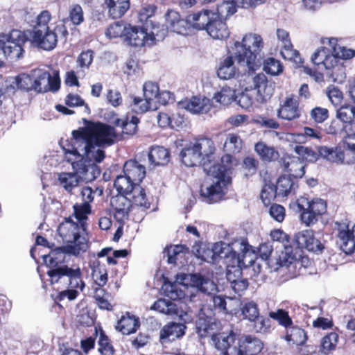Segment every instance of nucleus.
Segmentation results:
<instances>
[{"instance_id": "423d86ee", "label": "nucleus", "mask_w": 355, "mask_h": 355, "mask_svg": "<svg viewBox=\"0 0 355 355\" xmlns=\"http://www.w3.org/2000/svg\"><path fill=\"white\" fill-rule=\"evenodd\" d=\"M58 234L64 243L69 244V252L78 255L87 249V243L85 237L80 235V227L71 219H66L58 227Z\"/></svg>"}, {"instance_id": "412c9836", "label": "nucleus", "mask_w": 355, "mask_h": 355, "mask_svg": "<svg viewBox=\"0 0 355 355\" xmlns=\"http://www.w3.org/2000/svg\"><path fill=\"white\" fill-rule=\"evenodd\" d=\"M319 155L327 160L337 163V164H350L355 161V157L352 155L349 159H345L347 154L340 147L328 148L327 146H322L319 148Z\"/></svg>"}, {"instance_id": "473e14b6", "label": "nucleus", "mask_w": 355, "mask_h": 355, "mask_svg": "<svg viewBox=\"0 0 355 355\" xmlns=\"http://www.w3.org/2000/svg\"><path fill=\"white\" fill-rule=\"evenodd\" d=\"M107 7L110 15L114 18H120L130 8L129 0H108Z\"/></svg>"}, {"instance_id": "338daca9", "label": "nucleus", "mask_w": 355, "mask_h": 355, "mask_svg": "<svg viewBox=\"0 0 355 355\" xmlns=\"http://www.w3.org/2000/svg\"><path fill=\"white\" fill-rule=\"evenodd\" d=\"M295 151L300 156H302L304 159L309 162H315L318 158V154L308 147L302 146H297L295 148Z\"/></svg>"}, {"instance_id": "b1692460", "label": "nucleus", "mask_w": 355, "mask_h": 355, "mask_svg": "<svg viewBox=\"0 0 355 355\" xmlns=\"http://www.w3.org/2000/svg\"><path fill=\"white\" fill-rule=\"evenodd\" d=\"M185 326L182 324L171 322L164 326L160 331L159 338L162 345L175 340L184 334Z\"/></svg>"}, {"instance_id": "4468645a", "label": "nucleus", "mask_w": 355, "mask_h": 355, "mask_svg": "<svg viewBox=\"0 0 355 355\" xmlns=\"http://www.w3.org/2000/svg\"><path fill=\"white\" fill-rule=\"evenodd\" d=\"M179 105L194 114H207L213 108L212 102L209 98L198 96L182 101Z\"/></svg>"}, {"instance_id": "09e8293b", "label": "nucleus", "mask_w": 355, "mask_h": 355, "mask_svg": "<svg viewBox=\"0 0 355 355\" xmlns=\"http://www.w3.org/2000/svg\"><path fill=\"white\" fill-rule=\"evenodd\" d=\"M159 92V86L156 83L148 81L143 85L144 97L147 98V101H150L154 105H156Z\"/></svg>"}, {"instance_id": "6e6d98bb", "label": "nucleus", "mask_w": 355, "mask_h": 355, "mask_svg": "<svg viewBox=\"0 0 355 355\" xmlns=\"http://www.w3.org/2000/svg\"><path fill=\"white\" fill-rule=\"evenodd\" d=\"M325 94L334 106L339 105L343 100V94L337 87L331 85L325 89Z\"/></svg>"}, {"instance_id": "ddd939ff", "label": "nucleus", "mask_w": 355, "mask_h": 355, "mask_svg": "<svg viewBox=\"0 0 355 355\" xmlns=\"http://www.w3.org/2000/svg\"><path fill=\"white\" fill-rule=\"evenodd\" d=\"M252 81L251 88L257 91V101L260 103L266 102L273 95L275 91V83L267 79L265 74L261 73L254 76H248Z\"/></svg>"}, {"instance_id": "9d476101", "label": "nucleus", "mask_w": 355, "mask_h": 355, "mask_svg": "<svg viewBox=\"0 0 355 355\" xmlns=\"http://www.w3.org/2000/svg\"><path fill=\"white\" fill-rule=\"evenodd\" d=\"M155 31V28H154ZM166 30L163 28L162 34L159 35L158 33L153 31L151 33H148L144 28L137 27L129 26L124 34V40L126 41L130 45L141 47L146 45L150 46L153 44L155 36L158 40H162L166 35Z\"/></svg>"}, {"instance_id": "f03ea898", "label": "nucleus", "mask_w": 355, "mask_h": 355, "mask_svg": "<svg viewBox=\"0 0 355 355\" xmlns=\"http://www.w3.org/2000/svg\"><path fill=\"white\" fill-rule=\"evenodd\" d=\"M243 146L240 136L235 133L226 135L223 144V155L220 163L212 165L203 163L204 171L208 175L201 186L200 195L208 203L219 201L225 195L227 184L230 182L229 173L233 168V157L230 153H238Z\"/></svg>"}, {"instance_id": "c85d7f7f", "label": "nucleus", "mask_w": 355, "mask_h": 355, "mask_svg": "<svg viewBox=\"0 0 355 355\" xmlns=\"http://www.w3.org/2000/svg\"><path fill=\"white\" fill-rule=\"evenodd\" d=\"M297 185L287 175H282L277 180L275 186V193L277 196L286 197L291 193H294Z\"/></svg>"}, {"instance_id": "3c124183", "label": "nucleus", "mask_w": 355, "mask_h": 355, "mask_svg": "<svg viewBox=\"0 0 355 355\" xmlns=\"http://www.w3.org/2000/svg\"><path fill=\"white\" fill-rule=\"evenodd\" d=\"M306 199L303 198L298 202V207L302 210L301 220L302 223L309 226L314 224L318 220V216L311 211L307 207H304V202Z\"/></svg>"}, {"instance_id": "a878e982", "label": "nucleus", "mask_w": 355, "mask_h": 355, "mask_svg": "<svg viewBox=\"0 0 355 355\" xmlns=\"http://www.w3.org/2000/svg\"><path fill=\"white\" fill-rule=\"evenodd\" d=\"M207 33L215 40H224L229 37L230 31L221 19L214 17L207 27Z\"/></svg>"}, {"instance_id": "5fc2aeb1", "label": "nucleus", "mask_w": 355, "mask_h": 355, "mask_svg": "<svg viewBox=\"0 0 355 355\" xmlns=\"http://www.w3.org/2000/svg\"><path fill=\"white\" fill-rule=\"evenodd\" d=\"M226 275L227 279L230 284V287L236 293L240 294L247 289L248 286V282L246 279L241 277L237 278V280H232V273L231 270H227Z\"/></svg>"}, {"instance_id": "72a5a7b5", "label": "nucleus", "mask_w": 355, "mask_h": 355, "mask_svg": "<svg viewBox=\"0 0 355 355\" xmlns=\"http://www.w3.org/2000/svg\"><path fill=\"white\" fill-rule=\"evenodd\" d=\"M193 145L200 153V156L205 160L210 155H213L215 151V146L214 141L209 138H201L196 140Z\"/></svg>"}, {"instance_id": "864d4df0", "label": "nucleus", "mask_w": 355, "mask_h": 355, "mask_svg": "<svg viewBox=\"0 0 355 355\" xmlns=\"http://www.w3.org/2000/svg\"><path fill=\"white\" fill-rule=\"evenodd\" d=\"M270 318L277 320L279 324L288 329L293 325V321L288 313L284 309H278L277 311L269 313Z\"/></svg>"}, {"instance_id": "39448f33", "label": "nucleus", "mask_w": 355, "mask_h": 355, "mask_svg": "<svg viewBox=\"0 0 355 355\" xmlns=\"http://www.w3.org/2000/svg\"><path fill=\"white\" fill-rule=\"evenodd\" d=\"M216 259H232V263L243 266L250 265L254 263L256 254L245 241H236L230 244L224 242L216 243L211 248Z\"/></svg>"}, {"instance_id": "f704fd0d", "label": "nucleus", "mask_w": 355, "mask_h": 355, "mask_svg": "<svg viewBox=\"0 0 355 355\" xmlns=\"http://www.w3.org/2000/svg\"><path fill=\"white\" fill-rule=\"evenodd\" d=\"M285 168L290 175L295 178H302L304 175V162L299 157H293L284 164Z\"/></svg>"}, {"instance_id": "0e129e2a", "label": "nucleus", "mask_w": 355, "mask_h": 355, "mask_svg": "<svg viewBox=\"0 0 355 355\" xmlns=\"http://www.w3.org/2000/svg\"><path fill=\"white\" fill-rule=\"evenodd\" d=\"M32 71L30 75H22L17 78V87L26 91L35 90Z\"/></svg>"}, {"instance_id": "37998d69", "label": "nucleus", "mask_w": 355, "mask_h": 355, "mask_svg": "<svg viewBox=\"0 0 355 355\" xmlns=\"http://www.w3.org/2000/svg\"><path fill=\"white\" fill-rule=\"evenodd\" d=\"M255 150L264 161L270 162L278 158V152L274 148L268 146L263 142H259L255 145Z\"/></svg>"}, {"instance_id": "bb28decb", "label": "nucleus", "mask_w": 355, "mask_h": 355, "mask_svg": "<svg viewBox=\"0 0 355 355\" xmlns=\"http://www.w3.org/2000/svg\"><path fill=\"white\" fill-rule=\"evenodd\" d=\"M182 163L188 167H193L200 165L204 161L200 153L196 149L193 144L184 148L180 153Z\"/></svg>"}, {"instance_id": "5701e85b", "label": "nucleus", "mask_w": 355, "mask_h": 355, "mask_svg": "<svg viewBox=\"0 0 355 355\" xmlns=\"http://www.w3.org/2000/svg\"><path fill=\"white\" fill-rule=\"evenodd\" d=\"M123 173L135 184H139L146 176V168L137 161L128 160L124 164Z\"/></svg>"}, {"instance_id": "a211bd4d", "label": "nucleus", "mask_w": 355, "mask_h": 355, "mask_svg": "<svg viewBox=\"0 0 355 355\" xmlns=\"http://www.w3.org/2000/svg\"><path fill=\"white\" fill-rule=\"evenodd\" d=\"M277 36L282 43V49L281 54L284 59L293 60L297 63L300 62L301 58L297 51L293 49V45L289 39L288 33L281 28L277 30Z\"/></svg>"}, {"instance_id": "a19ab883", "label": "nucleus", "mask_w": 355, "mask_h": 355, "mask_svg": "<svg viewBox=\"0 0 355 355\" xmlns=\"http://www.w3.org/2000/svg\"><path fill=\"white\" fill-rule=\"evenodd\" d=\"M131 110L136 113H144L150 110H156L157 105H154L147 98H142L141 97H132V103H130Z\"/></svg>"}, {"instance_id": "20e7f679", "label": "nucleus", "mask_w": 355, "mask_h": 355, "mask_svg": "<svg viewBox=\"0 0 355 355\" xmlns=\"http://www.w3.org/2000/svg\"><path fill=\"white\" fill-rule=\"evenodd\" d=\"M321 42L324 45H329L331 50L322 46L311 55V62L319 69L329 70L334 69V66L338 62V59L347 60L355 55V51L338 45L336 38H322Z\"/></svg>"}, {"instance_id": "680f3d73", "label": "nucleus", "mask_w": 355, "mask_h": 355, "mask_svg": "<svg viewBox=\"0 0 355 355\" xmlns=\"http://www.w3.org/2000/svg\"><path fill=\"white\" fill-rule=\"evenodd\" d=\"M164 291L167 297L173 300L180 299L184 296V292L178 288L176 282L174 283L165 284Z\"/></svg>"}, {"instance_id": "58836bf2", "label": "nucleus", "mask_w": 355, "mask_h": 355, "mask_svg": "<svg viewBox=\"0 0 355 355\" xmlns=\"http://www.w3.org/2000/svg\"><path fill=\"white\" fill-rule=\"evenodd\" d=\"M221 3L218 5L215 17L225 19L236 12V8L234 0H220Z\"/></svg>"}, {"instance_id": "4d7b16f0", "label": "nucleus", "mask_w": 355, "mask_h": 355, "mask_svg": "<svg viewBox=\"0 0 355 355\" xmlns=\"http://www.w3.org/2000/svg\"><path fill=\"white\" fill-rule=\"evenodd\" d=\"M50 19L49 12L46 10L42 12L37 17V24L34 26L33 32H37L39 35H41L42 31L50 30L48 26Z\"/></svg>"}, {"instance_id": "1a4fd4ad", "label": "nucleus", "mask_w": 355, "mask_h": 355, "mask_svg": "<svg viewBox=\"0 0 355 355\" xmlns=\"http://www.w3.org/2000/svg\"><path fill=\"white\" fill-rule=\"evenodd\" d=\"M175 282L180 285L196 287L207 295L214 294L217 291V286L214 281L200 274H178Z\"/></svg>"}, {"instance_id": "603ef678", "label": "nucleus", "mask_w": 355, "mask_h": 355, "mask_svg": "<svg viewBox=\"0 0 355 355\" xmlns=\"http://www.w3.org/2000/svg\"><path fill=\"white\" fill-rule=\"evenodd\" d=\"M92 278L95 283L101 287L105 286L107 282V272L105 266L98 264L92 268Z\"/></svg>"}, {"instance_id": "13d9d810", "label": "nucleus", "mask_w": 355, "mask_h": 355, "mask_svg": "<svg viewBox=\"0 0 355 355\" xmlns=\"http://www.w3.org/2000/svg\"><path fill=\"white\" fill-rule=\"evenodd\" d=\"M192 250L197 257L205 261L209 262L216 259L212 249L206 248L205 245H193Z\"/></svg>"}, {"instance_id": "7c9ffc66", "label": "nucleus", "mask_w": 355, "mask_h": 355, "mask_svg": "<svg viewBox=\"0 0 355 355\" xmlns=\"http://www.w3.org/2000/svg\"><path fill=\"white\" fill-rule=\"evenodd\" d=\"M139 327V322L137 318L134 315L126 313L119 320L116 328L123 334L128 335L136 331Z\"/></svg>"}, {"instance_id": "a18cd8bd", "label": "nucleus", "mask_w": 355, "mask_h": 355, "mask_svg": "<svg viewBox=\"0 0 355 355\" xmlns=\"http://www.w3.org/2000/svg\"><path fill=\"white\" fill-rule=\"evenodd\" d=\"M284 250L281 252L277 259V263L279 266H288L294 262H300L297 260L295 255L293 253V248L291 246L284 245Z\"/></svg>"}, {"instance_id": "774afa93", "label": "nucleus", "mask_w": 355, "mask_h": 355, "mask_svg": "<svg viewBox=\"0 0 355 355\" xmlns=\"http://www.w3.org/2000/svg\"><path fill=\"white\" fill-rule=\"evenodd\" d=\"M74 214L79 222H82L87 218V215L90 213V205L87 203L76 204L73 206Z\"/></svg>"}, {"instance_id": "0eeeda50", "label": "nucleus", "mask_w": 355, "mask_h": 355, "mask_svg": "<svg viewBox=\"0 0 355 355\" xmlns=\"http://www.w3.org/2000/svg\"><path fill=\"white\" fill-rule=\"evenodd\" d=\"M28 41L27 35L19 30L0 34V50L11 60L19 59L24 52V45Z\"/></svg>"}, {"instance_id": "c03bdc74", "label": "nucleus", "mask_w": 355, "mask_h": 355, "mask_svg": "<svg viewBox=\"0 0 355 355\" xmlns=\"http://www.w3.org/2000/svg\"><path fill=\"white\" fill-rule=\"evenodd\" d=\"M214 99L223 105H228L236 100L235 90L230 87H223L219 92L215 94Z\"/></svg>"}, {"instance_id": "4c0bfd02", "label": "nucleus", "mask_w": 355, "mask_h": 355, "mask_svg": "<svg viewBox=\"0 0 355 355\" xmlns=\"http://www.w3.org/2000/svg\"><path fill=\"white\" fill-rule=\"evenodd\" d=\"M241 313L243 319L255 321L259 315V310L257 303L253 301L243 302L241 304Z\"/></svg>"}, {"instance_id": "6e6552de", "label": "nucleus", "mask_w": 355, "mask_h": 355, "mask_svg": "<svg viewBox=\"0 0 355 355\" xmlns=\"http://www.w3.org/2000/svg\"><path fill=\"white\" fill-rule=\"evenodd\" d=\"M47 275L50 277L52 284L57 283L62 277H66L69 288L83 291L85 286L81 270L77 266L69 267L67 265H62L60 267L49 270Z\"/></svg>"}, {"instance_id": "4be33fe9", "label": "nucleus", "mask_w": 355, "mask_h": 355, "mask_svg": "<svg viewBox=\"0 0 355 355\" xmlns=\"http://www.w3.org/2000/svg\"><path fill=\"white\" fill-rule=\"evenodd\" d=\"M215 12L208 10H203L187 16L189 28L193 27L197 30L206 29L211 22Z\"/></svg>"}, {"instance_id": "f3484780", "label": "nucleus", "mask_w": 355, "mask_h": 355, "mask_svg": "<svg viewBox=\"0 0 355 355\" xmlns=\"http://www.w3.org/2000/svg\"><path fill=\"white\" fill-rule=\"evenodd\" d=\"M110 203L114 210V216L118 222L123 223L128 218L132 205L130 198L125 196L119 195L112 197Z\"/></svg>"}, {"instance_id": "7ed1b4c3", "label": "nucleus", "mask_w": 355, "mask_h": 355, "mask_svg": "<svg viewBox=\"0 0 355 355\" xmlns=\"http://www.w3.org/2000/svg\"><path fill=\"white\" fill-rule=\"evenodd\" d=\"M263 46L261 37L257 34L245 35L241 42H236L232 54L221 60L217 75L220 79L228 80L235 77L239 69L234 64V60L248 71H255L261 64L260 52Z\"/></svg>"}, {"instance_id": "dca6fc26", "label": "nucleus", "mask_w": 355, "mask_h": 355, "mask_svg": "<svg viewBox=\"0 0 355 355\" xmlns=\"http://www.w3.org/2000/svg\"><path fill=\"white\" fill-rule=\"evenodd\" d=\"M295 241L299 248H304L313 252H320L324 248L322 243L315 238L313 231L306 230L295 235Z\"/></svg>"}, {"instance_id": "9b49d317", "label": "nucleus", "mask_w": 355, "mask_h": 355, "mask_svg": "<svg viewBox=\"0 0 355 355\" xmlns=\"http://www.w3.org/2000/svg\"><path fill=\"white\" fill-rule=\"evenodd\" d=\"M35 91L39 93L47 91L56 92L60 88V79L58 71H54L51 76L48 71L36 69L32 70Z\"/></svg>"}, {"instance_id": "de8ad7c7", "label": "nucleus", "mask_w": 355, "mask_h": 355, "mask_svg": "<svg viewBox=\"0 0 355 355\" xmlns=\"http://www.w3.org/2000/svg\"><path fill=\"white\" fill-rule=\"evenodd\" d=\"M128 196L130 198V201L132 200V203L135 204L137 206L141 207H146L148 202L146 197V193L144 189H142L140 186V184H136L132 191H131L130 193Z\"/></svg>"}, {"instance_id": "2f4dec72", "label": "nucleus", "mask_w": 355, "mask_h": 355, "mask_svg": "<svg viewBox=\"0 0 355 355\" xmlns=\"http://www.w3.org/2000/svg\"><path fill=\"white\" fill-rule=\"evenodd\" d=\"M168 150L162 146L152 147L148 153L150 162L154 166L165 165L169 162Z\"/></svg>"}, {"instance_id": "c9c22d12", "label": "nucleus", "mask_w": 355, "mask_h": 355, "mask_svg": "<svg viewBox=\"0 0 355 355\" xmlns=\"http://www.w3.org/2000/svg\"><path fill=\"white\" fill-rule=\"evenodd\" d=\"M152 308L166 315L182 316V314L179 313L176 304L165 299L156 301Z\"/></svg>"}, {"instance_id": "aec40b11", "label": "nucleus", "mask_w": 355, "mask_h": 355, "mask_svg": "<svg viewBox=\"0 0 355 355\" xmlns=\"http://www.w3.org/2000/svg\"><path fill=\"white\" fill-rule=\"evenodd\" d=\"M32 42L38 48L46 51H51L57 44V35L51 30L42 31L41 35H39L37 32H33Z\"/></svg>"}, {"instance_id": "8fccbe9b", "label": "nucleus", "mask_w": 355, "mask_h": 355, "mask_svg": "<svg viewBox=\"0 0 355 355\" xmlns=\"http://www.w3.org/2000/svg\"><path fill=\"white\" fill-rule=\"evenodd\" d=\"M338 342V335L331 332L325 335L321 340V347L324 353H329L336 349Z\"/></svg>"}, {"instance_id": "49530a36", "label": "nucleus", "mask_w": 355, "mask_h": 355, "mask_svg": "<svg viewBox=\"0 0 355 355\" xmlns=\"http://www.w3.org/2000/svg\"><path fill=\"white\" fill-rule=\"evenodd\" d=\"M336 117L345 125L353 121L355 119V106L350 105L341 106L337 110Z\"/></svg>"}, {"instance_id": "ea45409f", "label": "nucleus", "mask_w": 355, "mask_h": 355, "mask_svg": "<svg viewBox=\"0 0 355 355\" xmlns=\"http://www.w3.org/2000/svg\"><path fill=\"white\" fill-rule=\"evenodd\" d=\"M285 339L297 345H303L306 340V335L304 331L297 327L291 326L286 330Z\"/></svg>"}, {"instance_id": "f257e3e1", "label": "nucleus", "mask_w": 355, "mask_h": 355, "mask_svg": "<svg viewBox=\"0 0 355 355\" xmlns=\"http://www.w3.org/2000/svg\"><path fill=\"white\" fill-rule=\"evenodd\" d=\"M72 135V141L64 146L63 150L74 172L60 173L58 182L67 192L73 194L81 183L100 175L96 163L103 160L105 153L102 148L114 143L116 133L110 125L92 123L81 130H73Z\"/></svg>"}, {"instance_id": "79ce46f5", "label": "nucleus", "mask_w": 355, "mask_h": 355, "mask_svg": "<svg viewBox=\"0 0 355 355\" xmlns=\"http://www.w3.org/2000/svg\"><path fill=\"white\" fill-rule=\"evenodd\" d=\"M139 122V119L137 116H132L130 121L116 119L114 123L116 126L122 128L123 134L132 135L137 132Z\"/></svg>"}, {"instance_id": "bf43d9fd", "label": "nucleus", "mask_w": 355, "mask_h": 355, "mask_svg": "<svg viewBox=\"0 0 355 355\" xmlns=\"http://www.w3.org/2000/svg\"><path fill=\"white\" fill-rule=\"evenodd\" d=\"M128 28L123 23L117 21L108 26L105 31V35L110 38L124 37V34Z\"/></svg>"}, {"instance_id": "69168bd1", "label": "nucleus", "mask_w": 355, "mask_h": 355, "mask_svg": "<svg viewBox=\"0 0 355 355\" xmlns=\"http://www.w3.org/2000/svg\"><path fill=\"white\" fill-rule=\"evenodd\" d=\"M98 352L101 355H113V347L109 343L108 338L103 334H101L98 340Z\"/></svg>"}, {"instance_id": "e2e57ef3", "label": "nucleus", "mask_w": 355, "mask_h": 355, "mask_svg": "<svg viewBox=\"0 0 355 355\" xmlns=\"http://www.w3.org/2000/svg\"><path fill=\"white\" fill-rule=\"evenodd\" d=\"M306 207L318 216L325 213L327 210L326 202L322 199H315L311 202L305 201Z\"/></svg>"}, {"instance_id": "f8f14e48", "label": "nucleus", "mask_w": 355, "mask_h": 355, "mask_svg": "<svg viewBox=\"0 0 355 355\" xmlns=\"http://www.w3.org/2000/svg\"><path fill=\"white\" fill-rule=\"evenodd\" d=\"M336 244L346 254H351L355 250V224L352 229L345 223H336Z\"/></svg>"}, {"instance_id": "393cba45", "label": "nucleus", "mask_w": 355, "mask_h": 355, "mask_svg": "<svg viewBox=\"0 0 355 355\" xmlns=\"http://www.w3.org/2000/svg\"><path fill=\"white\" fill-rule=\"evenodd\" d=\"M262 348L263 343L259 339L251 336H247L241 341L236 354L256 355L261 351Z\"/></svg>"}, {"instance_id": "c756f323", "label": "nucleus", "mask_w": 355, "mask_h": 355, "mask_svg": "<svg viewBox=\"0 0 355 355\" xmlns=\"http://www.w3.org/2000/svg\"><path fill=\"white\" fill-rule=\"evenodd\" d=\"M67 257V254L62 248H55L51 250L49 254L42 255L45 263L52 269L60 267L61 264L66 261Z\"/></svg>"}, {"instance_id": "052dcab7", "label": "nucleus", "mask_w": 355, "mask_h": 355, "mask_svg": "<svg viewBox=\"0 0 355 355\" xmlns=\"http://www.w3.org/2000/svg\"><path fill=\"white\" fill-rule=\"evenodd\" d=\"M263 71L272 76L279 74L282 71V66L277 60L270 58L263 62Z\"/></svg>"}, {"instance_id": "cd10ccee", "label": "nucleus", "mask_w": 355, "mask_h": 355, "mask_svg": "<svg viewBox=\"0 0 355 355\" xmlns=\"http://www.w3.org/2000/svg\"><path fill=\"white\" fill-rule=\"evenodd\" d=\"M212 342L215 347L220 350L223 355H228L227 349L235 340V334L231 331L229 334L223 332L212 336Z\"/></svg>"}, {"instance_id": "2eb2a0df", "label": "nucleus", "mask_w": 355, "mask_h": 355, "mask_svg": "<svg viewBox=\"0 0 355 355\" xmlns=\"http://www.w3.org/2000/svg\"><path fill=\"white\" fill-rule=\"evenodd\" d=\"M277 116L282 119L292 121L300 116L299 102L294 95L287 96L277 110Z\"/></svg>"}, {"instance_id": "e433bc0d", "label": "nucleus", "mask_w": 355, "mask_h": 355, "mask_svg": "<svg viewBox=\"0 0 355 355\" xmlns=\"http://www.w3.org/2000/svg\"><path fill=\"white\" fill-rule=\"evenodd\" d=\"M132 182L125 174L119 175L116 177L114 186L120 195L127 196L136 185Z\"/></svg>"}, {"instance_id": "6ab92c4d", "label": "nucleus", "mask_w": 355, "mask_h": 355, "mask_svg": "<svg viewBox=\"0 0 355 355\" xmlns=\"http://www.w3.org/2000/svg\"><path fill=\"white\" fill-rule=\"evenodd\" d=\"M166 27L168 30L178 34H185L189 28L188 19L181 18L175 10H168L165 15Z\"/></svg>"}]
</instances>
